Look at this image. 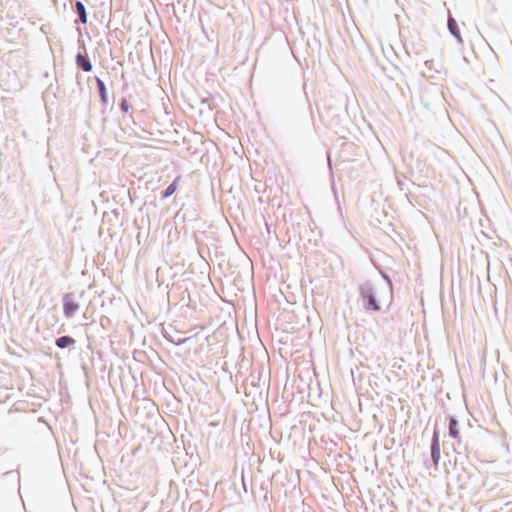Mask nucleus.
<instances>
[{"label":"nucleus","instance_id":"nucleus-9","mask_svg":"<svg viewBox=\"0 0 512 512\" xmlns=\"http://www.w3.org/2000/svg\"><path fill=\"white\" fill-rule=\"evenodd\" d=\"M178 180H179V177L171 185H169L167 187V189L164 192V197L165 198L171 196L176 191Z\"/></svg>","mask_w":512,"mask_h":512},{"label":"nucleus","instance_id":"nucleus-2","mask_svg":"<svg viewBox=\"0 0 512 512\" xmlns=\"http://www.w3.org/2000/svg\"><path fill=\"white\" fill-rule=\"evenodd\" d=\"M79 303L78 301L73 297L72 294H66L63 297V311L64 315L67 318H71L78 310H79Z\"/></svg>","mask_w":512,"mask_h":512},{"label":"nucleus","instance_id":"nucleus-5","mask_svg":"<svg viewBox=\"0 0 512 512\" xmlns=\"http://www.w3.org/2000/svg\"><path fill=\"white\" fill-rule=\"evenodd\" d=\"M449 434L454 439H458L460 437V431L458 428V422L455 418H450L449 421Z\"/></svg>","mask_w":512,"mask_h":512},{"label":"nucleus","instance_id":"nucleus-4","mask_svg":"<svg viewBox=\"0 0 512 512\" xmlns=\"http://www.w3.org/2000/svg\"><path fill=\"white\" fill-rule=\"evenodd\" d=\"M448 29L450 33L458 39V41L462 42V37L457 22L453 17H449L448 19Z\"/></svg>","mask_w":512,"mask_h":512},{"label":"nucleus","instance_id":"nucleus-8","mask_svg":"<svg viewBox=\"0 0 512 512\" xmlns=\"http://www.w3.org/2000/svg\"><path fill=\"white\" fill-rule=\"evenodd\" d=\"M97 87L100 93V97L102 102H107V94H106V87L104 82L100 78H96Z\"/></svg>","mask_w":512,"mask_h":512},{"label":"nucleus","instance_id":"nucleus-6","mask_svg":"<svg viewBox=\"0 0 512 512\" xmlns=\"http://www.w3.org/2000/svg\"><path fill=\"white\" fill-rule=\"evenodd\" d=\"M75 343V340L69 336H62L56 340V345L59 348H66L70 345H73Z\"/></svg>","mask_w":512,"mask_h":512},{"label":"nucleus","instance_id":"nucleus-1","mask_svg":"<svg viewBox=\"0 0 512 512\" xmlns=\"http://www.w3.org/2000/svg\"><path fill=\"white\" fill-rule=\"evenodd\" d=\"M380 289L378 287H363L362 296L366 301V308L378 311L381 309Z\"/></svg>","mask_w":512,"mask_h":512},{"label":"nucleus","instance_id":"nucleus-7","mask_svg":"<svg viewBox=\"0 0 512 512\" xmlns=\"http://www.w3.org/2000/svg\"><path fill=\"white\" fill-rule=\"evenodd\" d=\"M76 11L79 15V18L81 20V22L83 24H85L87 22V15H86V10H85V6L81 3V2H76Z\"/></svg>","mask_w":512,"mask_h":512},{"label":"nucleus","instance_id":"nucleus-3","mask_svg":"<svg viewBox=\"0 0 512 512\" xmlns=\"http://www.w3.org/2000/svg\"><path fill=\"white\" fill-rule=\"evenodd\" d=\"M76 63L85 72H89L92 70V64L90 60L82 54H78L76 56Z\"/></svg>","mask_w":512,"mask_h":512},{"label":"nucleus","instance_id":"nucleus-11","mask_svg":"<svg viewBox=\"0 0 512 512\" xmlns=\"http://www.w3.org/2000/svg\"><path fill=\"white\" fill-rule=\"evenodd\" d=\"M436 445L437 443H435L432 447V456L435 457V450H436Z\"/></svg>","mask_w":512,"mask_h":512},{"label":"nucleus","instance_id":"nucleus-10","mask_svg":"<svg viewBox=\"0 0 512 512\" xmlns=\"http://www.w3.org/2000/svg\"><path fill=\"white\" fill-rule=\"evenodd\" d=\"M121 107H122V110L124 112H127L128 111V104L126 101H123L122 104H121Z\"/></svg>","mask_w":512,"mask_h":512}]
</instances>
